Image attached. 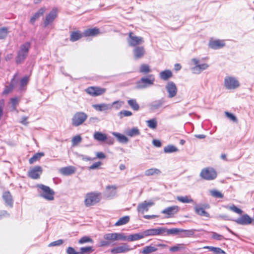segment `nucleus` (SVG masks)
<instances>
[{"mask_svg": "<svg viewBox=\"0 0 254 254\" xmlns=\"http://www.w3.org/2000/svg\"><path fill=\"white\" fill-rule=\"evenodd\" d=\"M46 10L45 7L40 8L34 15L31 17L30 21L32 24H34L35 21L38 19L41 16H42Z\"/></svg>", "mask_w": 254, "mask_h": 254, "instance_id": "nucleus-26", "label": "nucleus"}, {"mask_svg": "<svg viewBox=\"0 0 254 254\" xmlns=\"http://www.w3.org/2000/svg\"><path fill=\"white\" fill-rule=\"evenodd\" d=\"M165 229L162 228H153L146 230L143 231L144 237L149 236L160 235L165 232Z\"/></svg>", "mask_w": 254, "mask_h": 254, "instance_id": "nucleus-16", "label": "nucleus"}, {"mask_svg": "<svg viewBox=\"0 0 254 254\" xmlns=\"http://www.w3.org/2000/svg\"><path fill=\"white\" fill-rule=\"evenodd\" d=\"M117 187L115 185L106 187V192L108 197L114 196L116 193Z\"/></svg>", "mask_w": 254, "mask_h": 254, "instance_id": "nucleus-33", "label": "nucleus"}, {"mask_svg": "<svg viewBox=\"0 0 254 254\" xmlns=\"http://www.w3.org/2000/svg\"><path fill=\"white\" fill-rule=\"evenodd\" d=\"M154 204L153 202H147L144 201L143 202L138 204L137 206V211L139 212L143 213L145 211L148 210L149 207Z\"/></svg>", "mask_w": 254, "mask_h": 254, "instance_id": "nucleus-24", "label": "nucleus"}, {"mask_svg": "<svg viewBox=\"0 0 254 254\" xmlns=\"http://www.w3.org/2000/svg\"><path fill=\"white\" fill-rule=\"evenodd\" d=\"M37 188L41 189V196L48 200H53L54 199L55 191L49 187L45 186L43 184L37 185Z\"/></svg>", "mask_w": 254, "mask_h": 254, "instance_id": "nucleus-5", "label": "nucleus"}, {"mask_svg": "<svg viewBox=\"0 0 254 254\" xmlns=\"http://www.w3.org/2000/svg\"><path fill=\"white\" fill-rule=\"evenodd\" d=\"M166 88L170 97L172 98L176 95L177 89L174 83L173 82H169L167 85Z\"/></svg>", "mask_w": 254, "mask_h": 254, "instance_id": "nucleus-23", "label": "nucleus"}, {"mask_svg": "<svg viewBox=\"0 0 254 254\" xmlns=\"http://www.w3.org/2000/svg\"><path fill=\"white\" fill-rule=\"evenodd\" d=\"M82 140V138L79 135H77L74 136L71 140L73 146H75L78 144Z\"/></svg>", "mask_w": 254, "mask_h": 254, "instance_id": "nucleus-53", "label": "nucleus"}, {"mask_svg": "<svg viewBox=\"0 0 254 254\" xmlns=\"http://www.w3.org/2000/svg\"><path fill=\"white\" fill-rule=\"evenodd\" d=\"M66 253L67 254H80L79 252H76L74 248L71 247L67 248Z\"/></svg>", "mask_w": 254, "mask_h": 254, "instance_id": "nucleus-63", "label": "nucleus"}, {"mask_svg": "<svg viewBox=\"0 0 254 254\" xmlns=\"http://www.w3.org/2000/svg\"><path fill=\"white\" fill-rule=\"evenodd\" d=\"M103 237L105 240L110 241L111 243L118 240H126V236L118 233H107L105 234Z\"/></svg>", "mask_w": 254, "mask_h": 254, "instance_id": "nucleus-13", "label": "nucleus"}, {"mask_svg": "<svg viewBox=\"0 0 254 254\" xmlns=\"http://www.w3.org/2000/svg\"><path fill=\"white\" fill-rule=\"evenodd\" d=\"M155 77L153 74H149L146 77H142L137 83V87L139 89L145 88L154 84Z\"/></svg>", "mask_w": 254, "mask_h": 254, "instance_id": "nucleus-4", "label": "nucleus"}, {"mask_svg": "<svg viewBox=\"0 0 254 254\" xmlns=\"http://www.w3.org/2000/svg\"><path fill=\"white\" fill-rule=\"evenodd\" d=\"M225 46V41L223 40H211L209 43V46L213 49H219L224 47Z\"/></svg>", "mask_w": 254, "mask_h": 254, "instance_id": "nucleus-19", "label": "nucleus"}, {"mask_svg": "<svg viewBox=\"0 0 254 254\" xmlns=\"http://www.w3.org/2000/svg\"><path fill=\"white\" fill-rule=\"evenodd\" d=\"M93 107L99 111H103L105 110H107L108 109L109 107L108 105L105 104H95L93 105Z\"/></svg>", "mask_w": 254, "mask_h": 254, "instance_id": "nucleus-44", "label": "nucleus"}, {"mask_svg": "<svg viewBox=\"0 0 254 254\" xmlns=\"http://www.w3.org/2000/svg\"><path fill=\"white\" fill-rule=\"evenodd\" d=\"M8 31L6 27L0 28V39H4L8 34Z\"/></svg>", "mask_w": 254, "mask_h": 254, "instance_id": "nucleus-52", "label": "nucleus"}, {"mask_svg": "<svg viewBox=\"0 0 254 254\" xmlns=\"http://www.w3.org/2000/svg\"><path fill=\"white\" fill-rule=\"evenodd\" d=\"M143 232L141 233H136L129 235L127 237H126V240L128 241H137L144 238Z\"/></svg>", "mask_w": 254, "mask_h": 254, "instance_id": "nucleus-29", "label": "nucleus"}, {"mask_svg": "<svg viewBox=\"0 0 254 254\" xmlns=\"http://www.w3.org/2000/svg\"><path fill=\"white\" fill-rule=\"evenodd\" d=\"M135 248H130L129 246L127 243H123L122 245L115 247L111 249V252L113 254H118L121 253H125L128 251L133 250Z\"/></svg>", "mask_w": 254, "mask_h": 254, "instance_id": "nucleus-12", "label": "nucleus"}, {"mask_svg": "<svg viewBox=\"0 0 254 254\" xmlns=\"http://www.w3.org/2000/svg\"><path fill=\"white\" fill-rule=\"evenodd\" d=\"M126 133L127 136L132 137L133 136L139 135L140 132L137 128L134 127L130 129L127 130Z\"/></svg>", "mask_w": 254, "mask_h": 254, "instance_id": "nucleus-40", "label": "nucleus"}, {"mask_svg": "<svg viewBox=\"0 0 254 254\" xmlns=\"http://www.w3.org/2000/svg\"><path fill=\"white\" fill-rule=\"evenodd\" d=\"M224 83L226 88L230 90L236 89L240 86L239 81L233 76H226Z\"/></svg>", "mask_w": 254, "mask_h": 254, "instance_id": "nucleus-7", "label": "nucleus"}, {"mask_svg": "<svg viewBox=\"0 0 254 254\" xmlns=\"http://www.w3.org/2000/svg\"><path fill=\"white\" fill-rule=\"evenodd\" d=\"M180 210L178 206L174 205L168 207L164 209L161 211V213L167 215V218H170L174 216V215L177 213Z\"/></svg>", "mask_w": 254, "mask_h": 254, "instance_id": "nucleus-15", "label": "nucleus"}, {"mask_svg": "<svg viewBox=\"0 0 254 254\" xmlns=\"http://www.w3.org/2000/svg\"><path fill=\"white\" fill-rule=\"evenodd\" d=\"M168 247V245L160 243H156L154 246H147L144 247L141 251L142 254H150L152 253L156 252L158 250V248L160 249H166Z\"/></svg>", "mask_w": 254, "mask_h": 254, "instance_id": "nucleus-10", "label": "nucleus"}, {"mask_svg": "<svg viewBox=\"0 0 254 254\" xmlns=\"http://www.w3.org/2000/svg\"><path fill=\"white\" fill-rule=\"evenodd\" d=\"M87 115L83 112H77L71 118V124L73 127L82 125L87 119Z\"/></svg>", "mask_w": 254, "mask_h": 254, "instance_id": "nucleus-3", "label": "nucleus"}, {"mask_svg": "<svg viewBox=\"0 0 254 254\" xmlns=\"http://www.w3.org/2000/svg\"><path fill=\"white\" fill-rule=\"evenodd\" d=\"M181 229L180 228H172L168 230L167 232L168 234H180V233L181 232Z\"/></svg>", "mask_w": 254, "mask_h": 254, "instance_id": "nucleus-59", "label": "nucleus"}, {"mask_svg": "<svg viewBox=\"0 0 254 254\" xmlns=\"http://www.w3.org/2000/svg\"><path fill=\"white\" fill-rule=\"evenodd\" d=\"M177 199L184 203H189L193 202V200L190 196H178L177 197Z\"/></svg>", "mask_w": 254, "mask_h": 254, "instance_id": "nucleus-35", "label": "nucleus"}, {"mask_svg": "<svg viewBox=\"0 0 254 254\" xmlns=\"http://www.w3.org/2000/svg\"><path fill=\"white\" fill-rule=\"evenodd\" d=\"M178 151V148L173 145H169L164 148V152L166 153L175 152Z\"/></svg>", "mask_w": 254, "mask_h": 254, "instance_id": "nucleus-42", "label": "nucleus"}, {"mask_svg": "<svg viewBox=\"0 0 254 254\" xmlns=\"http://www.w3.org/2000/svg\"><path fill=\"white\" fill-rule=\"evenodd\" d=\"M195 230L194 229H190V230H185V229H181V232L180 233V237L181 238H186V237H190L192 236L194 234Z\"/></svg>", "mask_w": 254, "mask_h": 254, "instance_id": "nucleus-31", "label": "nucleus"}, {"mask_svg": "<svg viewBox=\"0 0 254 254\" xmlns=\"http://www.w3.org/2000/svg\"><path fill=\"white\" fill-rule=\"evenodd\" d=\"M107 134L100 131H96L94 133V139L98 141L104 142L107 139Z\"/></svg>", "mask_w": 254, "mask_h": 254, "instance_id": "nucleus-30", "label": "nucleus"}, {"mask_svg": "<svg viewBox=\"0 0 254 254\" xmlns=\"http://www.w3.org/2000/svg\"><path fill=\"white\" fill-rule=\"evenodd\" d=\"M132 115L131 112L127 111V110H123L121 111L119 113V116L120 118H123L125 117H128L131 116Z\"/></svg>", "mask_w": 254, "mask_h": 254, "instance_id": "nucleus-57", "label": "nucleus"}, {"mask_svg": "<svg viewBox=\"0 0 254 254\" xmlns=\"http://www.w3.org/2000/svg\"><path fill=\"white\" fill-rule=\"evenodd\" d=\"M59 10L57 7H54L52 10L46 16L43 24L45 27L51 24L57 17Z\"/></svg>", "mask_w": 254, "mask_h": 254, "instance_id": "nucleus-8", "label": "nucleus"}, {"mask_svg": "<svg viewBox=\"0 0 254 254\" xmlns=\"http://www.w3.org/2000/svg\"><path fill=\"white\" fill-rule=\"evenodd\" d=\"M127 42L130 47H135L144 43L143 38L141 37L137 36L132 31L128 33Z\"/></svg>", "mask_w": 254, "mask_h": 254, "instance_id": "nucleus-9", "label": "nucleus"}, {"mask_svg": "<svg viewBox=\"0 0 254 254\" xmlns=\"http://www.w3.org/2000/svg\"><path fill=\"white\" fill-rule=\"evenodd\" d=\"M151 71L149 65L147 64H141L139 68V72L144 74L149 73Z\"/></svg>", "mask_w": 254, "mask_h": 254, "instance_id": "nucleus-43", "label": "nucleus"}, {"mask_svg": "<svg viewBox=\"0 0 254 254\" xmlns=\"http://www.w3.org/2000/svg\"><path fill=\"white\" fill-rule=\"evenodd\" d=\"M19 99L17 97L10 98V102L13 110H15L16 109L17 106L19 104Z\"/></svg>", "mask_w": 254, "mask_h": 254, "instance_id": "nucleus-47", "label": "nucleus"}, {"mask_svg": "<svg viewBox=\"0 0 254 254\" xmlns=\"http://www.w3.org/2000/svg\"><path fill=\"white\" fill-rule=\"evenodd\" d=\"M29 81L28 76H24L20 80V89H22L24 86H26Z\"/></svg>", "mask_w": 254, "mask_h": 254, "instance_id": "nucleus-54", "label": "nucleus"}, {"mask_svg": "<svg viewBox=\"0 0 254 254\" xmlns=\"http://www.w3.org/2000/svg\"><path fill=\"white\" fill-rule=\"evenodd\" d=\"M173 76L172 72L169 69H166L162 71L159 73V77L160 79L163 80L167 81Z\"/></svg>", "mask_w": 254, "mask_h": 254, "instance_id": "nucleus-28", "label": "nucleus"}, {"mask_svg": "<svg viewBox=\"0 0 254 254\" xmlns=\"http://www.w3.org/2000/svg\"><path fill=\"white\" fill-rule=\"evenodd\" d=\"M42 172L43 170L41 166H36L30 170L28 173V176L32 179H38L40 178Z\"/></svg>", "mask_w": 254, "mask_h": 254, "instance_id": "nucleus-14", "label": "nucleus"}, {"mask_svg": "<svg viewBox=\"0 0 254 254\" xmlns=\"http://www.w3.org/2000/svg\"><path fill=\"white\" fill-rule=\"evenodd\" d=\"M63 240L62 239H59L58 240L55 241L54 242H53L49 244L50 247H54V246H60L62 244H63Z\"/></svg>", "mask_w": 254, "mask_h": 254, "instance_id": "nucleus-62", "label": "nucleus"}, {"mask_svg": "<svg viewBox=\"0 0 254 254\" xmlns=\"http://www.w3.org/2000/svg\"><path fill=\"white\" fill-rule=\"evenodd\" d=\"M161 171L160 170L156 168H150L147 169L145 172V174L146 176H149L154 175H158L160 174Z\"/></svg>", "mask_w": 254, "mask_h": 254, "instance_id": "nucleus-39", "label": "nucleus"}, {"mask_svg": "<svg viewBox=\"0 0 254 254\" xmlns=\"http://www.w3.org/2000/svg\"><path fill=\"white\" fill-rule=\"evenodd\" d=\"M102 162L101 161H98L93 163L92 165L88 167L89 170H95L100 168L101 165H102Z\"/></svg>", "mask_w": 254, "mask_h": 254, "instance_id": "nucleus-58", "label": "nucleus"}, {"mask_svg": "<svg viewBox=\"0 0 254 254\" xmlns=\"http://www.w3.org/2000/svg\"><path fill=\"white\" fill-rule=\"evenodd\" d=\"M83 33L84 37H88L97 36L101 33V32L98 28L94 27L86 29Z\"/></svg>", "mask_w": 254, "mask_h": 254, "instance_id": "nucleus-21", "label": "nucleus"}, {"mask_svg": "<svg viewBox=\"0 0 254 254\" xmlns=\"http://www.w3.org/2000/svg\"><path fill=\"white\" fill-rule=\"evenodd\" d=\"M102 199V193L99 191H92L86 193L84 204L86 207H90L100 202Z\"/></svg>", "mask_w": 254, "mask_h": 254, "instance_id": "nucleus-2", "label": "nucleus"}, {"mask_svg": "<svg viewBox=\"0 0 254 254\" xmlns=\"http://www.w3.org/2000/svg\"><path fill=\"white\" fill-rule=\"evenodd\" d=\"M208 66V64L206 63L198 64V65H196L194 67L193 69L194 70H198L199 72L203 70L206 69Z\"/></svg>", "mask_w": 254, "mask_h": 254, "instance_id": "nucleus-48", "label": "nucleus"}, {"mask_svg": "<svg viewBox=\"0 0 254 254\" xmlns=\"http://www.w3.org/2000/svg\"><path fill=\"white\" fill-rule=\"evenodd\" d=\"M84 36V33L79 30L71 31L70 33L69 40L71 42H74L81 39Z\"/></svg>", "mask_w": 254, "mask_h": 254, "instance_id": "nucleus-20", "label": "nucleus"}, {"mask_svg": "<svg viewBox=\"0 0 254 254\" xmlns=\"http://www.w3.org/2000/svg\"><path fill=\"white\" fill-rule=\"evenodd\" d=\"M112 134L115 136L117 138L118 140L121 143H126L128 141V138L122 134L113 132Z\"/></svg>", "mask_w": 254, "mask_h": 254, "instance_id": "nucleus-32", "label": "nucleus"}, {"mask_svg": "<svg viewBox=\"0 0 254 254\" xmlns=\"http://www.w3.org/2000/svg\"><path fill=\"white\" fill-rule=\"evenodd\" d=\"M14 87L12 85H11L9 84V86H5V88L4 89L3 92H2V94L3 95H7L9 93H10V92H11L13 89H14Z\"/></svg>", "mask_w": 254, "mask_h": 254, "instance_id": "nucleus-56", "label": "nucleus"}, {"mask_svg": "<svg viewBox=\"0 0 254 254\" xmlns=\"http://www.w3.org/2000/svg\"><path fill=\"white\" fill-rule=\"evenodd\" d=\"M86 92L93 97L100 96L106 92V89L98 86H90L85 89Z\"/></svg>", "mask_w": 254, "mask_h": 254, "instance_id": "nucleus-11", "label": "nucleus"}, {"mask_svg": "<svg viewBox=\"0 0 254 254\" xmlns=\"http://www.w3.org/2000/svg\"><path fill=\"white\" fill-rule=\"evenodd\" d=\"M209 204H205L203 206L197 205L195 207L194 210L195 212L200 216L210 217L209 214L205 210V208H209Z\"/></svg>", "mask_w": 254, "mask_h": 254, "instance_id": "nucleus-17", "label": "nucleus"}, {"mask_svg": "<svg viewBox=\"0 0 254 254\" xmlns=\"http://www.w3.org/2000/svg\"><path fill=\"white\" fill-rule=\"evenodd\" d=\"M254 219H252L248 214L242 215L236 219L235 221L238 224L242 225H247L251 224Z\"/></svg>", "mask_w": 254, "mask_h": 254, "instance_id": "nucleus-18", "label": "nucleus"}, {"mask_svg": "<svg viewBox=\"0 0 254 254\" xmlns=\"http://www.w3.org/2000/svg\"><path fill=\"white\" fill-rule=\"evenodd\" d=\"M133 53L135 59H141L145 54L144 48L143 46L136 47L133 49Z\"/></svg>", "mask_w": 254, "mask_h": 254, "instance_id": "nucleus-25", "label": "nucleus"}, {"mask_svg": "<svg viewBox=\"0 0 254 254\" xmlns=\"http://www.w3.org/2000/svg\"><path fill=\"white\" fill-rule=\"evenodd\" d=\"M30 48L31 43L29 42H26L20 45L15 58L16 64H20L24 62L28 55Z\"/></svg>", "mask_w": 254, "mask_h": 254, "instance_id": "nucleus-1", "label": "nucleus"}, {"mask_svg": "<svg viewBox=\"0 0 254 254\" xmlns=\"http://www.w3.org/2000/svg\"><path fill=\"white\" fill-rule=\"evenodd\" d=\"M19 73L18 72H17L16 73H15L14 74L9 84L11 85H12L13 86V87H14L15 85L18 82V81L19 80Z\"/></svg>", "mask_w": 254, "mask_h": 254, "instance_id": "nucleus-51", "label": "nucleus"}, {"mask_svg": "<svg viewBox=\"0 0 254 254\" xmlns=\"http://www.w3.org/2000/svg\"><path fill=\"white\" fill-rule=\"evenodd\" d=\"M147 123L148 127L151 128L155 129L157 127V123L155 119L147 121Z\"/></svg>", "mask_w": 254, "mask_h": 254, "instance_id": "nucleus-50", "label": "nucleus"}, {"mask_svg": "<svg viewBox=\"0 0 254 254\" xmlns=\"http://www.w3.org/2000/svg\"><path fill=\"white\" fill-rule=\"evenodd\" d=\"M230 209L232 210V211L239 214H242L243 211L241 209L238 208L237 206H236L235 205H233L230 207Z\"/></svg>", "mask_w": 254, "mask_h": 254, "instance_id": "nucleus-60", "label": "nucleus"}, {"mask_svg": "<svg viewBox=\"0 0 254 254\" xmlns=\"http://www.w3.org/2000/svg\"><path fill=\"white\" fill-rule=\"evenodd\" d=\"M225 114L226 116L228 118H229L230 120H231L232 121H233L234 122H237V118L234 115H233L232 114L228 112H225Z\"/></svg>", "mask_w": 254, "mask_h": 254, "instance_id": "nucleus-64", "label": "nucleus"}, {"mask_svg": "<svg viewBox=\"0 0 254 254\" xmlns=\"http://www.w3.org/2000/svg\"><path fill=\"white\" fill-rule=\"evenodd\" d=\"M129 221V217L128 216H124L116 222L115 225L116 226H119L127 224Z\"/></svg>", "mask_w": 254, "mask_h": 254, "instance_id": "nucleus-37", "label": "nucleus"}, {"mask_svg": "<svg viewBox=\"0 0 254 254\" xmlns=\"http://www.w3.org/2000/svg\"><path fill=\"white\" fill-rule=\"evenodd\" d=\"M93 240L88 236H83L78 241V243L80 244H83L87 243H93Z\"/></svg>", "mask_w": 254, "mask_h": 254, "instance_id": "nucleus-49", "label": "nucleus"}, {"mask_svg": "<svg viewBox=\"0 0 254 254\" xmlns=\"http://www.w3.org/2000/svg\"><path fill=\"white\" fill-rule=\"evenodd\" d=\"M111 245V242L108 241L106 240H101L98 246L99 247H108Z\"/></svg>", "mask_w": 254, "mask_h": 254, "instance_id": "nucleus-61", "label": "nucleus"}, {"mask_svg": "<svg viewBox=\"0 0 254 254\" xmlns=\"http://www.w3.org/2000/svg\"><path fill=\"white\" fill-rule=\"evenodd\" d=\"M217 176L215 170L211 167H206L202 169L200 173V176L206 180H212L215 179Z\"/></svg>", "mask_w": 254, "mask_h": 254, "instance_id": "nucleus-6", "label": "nucleus"}, {"mask_svg": "<svg viewBox=\"0 0 254 254\" xmlns=\"http://www.w3.org/2000/svg\"><path fill=\"white\" fill-rule=\"evenodd\" d=\"M203 248L205 249H208L210 251H212L216 254H222L225 253L223 250L217 247H214L212 246H204Z\"/></svg>", "mask_w": 254, "mask_h": 254, "instance_id": "nucleus-38", "label": "nucleus"}, {"mask_svg": "<svg viewBox=\"0 0 254 254\" xmlns=\"http://www.w3.org/2000/svg\"><path fill=\"white\" fill-rule=\"evenodd\" d=\"M2 198L7 205L9 206L10 207H12L13 199L9 191H5L2 195Z\"/></svg>", "mask_w": 254, "mask_h": 254, "instance_id": "nucleus-27", "label": "nucleus"}, {"mask_svg": "<svg viewBox=\"0 0 254 254\" xmlns=\"http://www.w3.org/2000/svg\"><path fill=\"white\" fill-rule=\"evenodd\" d=\"M80 250L79 253L80 254H90L94 251L93 247L91 246L82 247Z\"/></svg>", "mask_w": 254, "mask_h": 254, "instance_id": "nucleus-46", "label": "nucleus"}, {"mask_svg": "<svg viewBox=\"0 0 254 254\" xmlns=\"http://www.w3.org/2000/svg\"><path fill=\"white\" fill-rule=\"evenodd\" d=\"M186 249V245L184 244H178L175 246L171 247L169 248L171 252H176L178 251L184 250Z\"/></svg>", "mask_w": 254, "mask_h": 254, "instance_id": "nucleus-36", "label": "nucleus"}, {"mask_svg": "<svg viewBox=\"0 0 254 254\" xmlns=\"http://www.w3.org/2000/svg\"><path fill=\"white\" fill-rule=\"evenodd\" d=\"M60 173L64 176H69L74 174L76 171V168L74 166H68L65 167L61 168Z\"/></svg>", "mask_w": 254, "mask_h": 254, "instance_id": "nucleus-22", "label": "nucleus"}, {"mask_svg": "<svg viewBox=\"0 0 254 254\" xmlns=\"http://www.w3.org/2000/svg\"><path fill=\"white\" fill-rule=\"evenodd\" d=\"M127 103L129 106L134 110L137 111L139 109V106L135 99H130L127 101Z\"/></svg>", "mask_w": 254, "mask_h": 254, "instance_id": "nucleus-41", "label": "nucleus"}, {"mask_svg": "<svg viewBox=\"0 0 254 254\" xmlns=\"http://www.w3.org/2000/svg\"><path fill=\"white\" fill-rule=\"evenodd\" d=\"M44 156L43 152H39L35 153L31 158L29 159V162L32 164L36 161H39L41 158Z\"/></svg>", "mask_w": 254, "mask_h": 254, "instance_id": "nucleus-34", "label": "nucleus"}, {"mask_svg": "<svg viewBox=\"0 0 254 254\" xmlns=\"http://www.w3.org/2000/svg\"><path fill=\"white\" fill-rule=\"evenodd\" d=\"M211 237L213 239L221 241L224 239V237L222 235L219 234L216 232H211Z\"/></svg>", "mask_w": 254, "mask_h": 254, "instance_id": "nucleus-55", "label": "nucleus"}, {"mask_svg": "<svg viewBox=\"0 0 254 254\" xmlns=\"http://www.w3.org/2000/svg\"><path fill=\"white\" fill-rule=\"evenodd\" d=\"M210 195L216 198H222L224 195L220 191L216 190H212L210 191Z\"/></svg>", "mask_w": 254, "mask_h": 254, "instance_id": "nucleus-45", "label": "nucleus"}]
</instances>
